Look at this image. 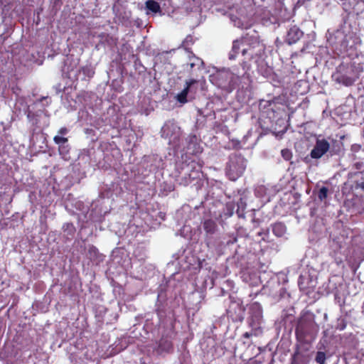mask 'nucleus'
<instances>
[{
	"mask_svg": "<svg viewBox=\"0 0 364 364\" xmlns=\"http://www.w3.org/2000/svg\"><path fill=\"white\" fill-rule=\"evenodd\" d=\"M346 321L344 318H339L336 326V328L339 331H343L346 328Z\"/></svg>",
	"mask_w": 364,
	"mask_h": 364,
	"instance_id": "393cba45",
	"label": "nucleus"
},
{
	"mask_svg": "<svg viewBox=\"0 0 364 364\" xmlns=\"http://www.w3.org/2000/svg\"><path fill=\"white\" fill-rule=\"evenodd\" d=\"M282 156L286 161H289L292 158V152L289 149H284L281 151Z\"/></svg>",
	"mask_w": 364,
	"mask_h": 364,
	"instance_id": "b1692460",
	"label": "nucleus"
},
{
	"mask_svg": "<svg viewBox=\"0 0 364 364\" xmlns=\"http://www.w3.org/2000/svg\"><path fill=\"white\" fill-rule=\"evenodd\" d=\"M326 359V353L324 352H317L315 360L318 364H324Z\"/></svg>",
	"mask_w": 364,
	"mask_h": 364,
	"instance_id": "4be33fe9",
	"label": "nucleus"
},
{
	"mask_svg": "<svg viewBox=\"0 0 364 364\" xmlns=\"http://www.w3.org/2000/svg\"><path fill=\"white\" fill-rule=\"evenodd\" d=\"M328 189L327 187L323 186L322 188H321L318 193V198H319V200H323L326 199L328 196Z\"/></svg>",
	"mask_w": 364,
	"mask_h": 364,
	"instance_id": "412c9836",
	"label": "nucleus"
},
{
	"mask_svg": "<svg viewBox=\"0 0 364 364\" xmlns=\"http://www.w3.org/2000/svg\"><path fill=\"white\" fill-rule=\"evenodd\" d=\"M172 346H173L171 341H164L163 339H161L159 342V347L164 348L166 350H169L171 348H172Z\"/></svg>",
	"mask_w": 364,
	"mask_h": 364,
	"instance_id": "a878e982",
	"label": "nucleus"
},
{
	"mask_svg": "<svg viewBox=\"0 0 364 364\" xmlns=\"http://www.w3.org/2000/svg\"><path fill=\"white\" fill-rule=\"evenodd\" d=\"M247 160L240 154H232L225 168L226 175L231 181H236L244 173Z\"/></svg>",
	"mask_w": 364,
	"mask_h": 364,
	"instance_id": "7ed1b4c3",
	"label": "nucleus"
},
{
	"mask_svg": "<svg viewBox=\"0 0 364 364\" xmlns=\"http://www.w3.org/2000/svg\"><path fill=\"white\" fill-rule=\"evenodd\" d=\"M53 141L58 145V151L61 157L67 159L70 153V146L68 144V139L57 135L53 137Z\"/></svg>",
	"mask_w": 364,
	"mask_h": 364,
	"instance_id": "9d476101",
	"label": "nucleus"
},
{
	"mask_svg": "<svg viewBox=\"0 0 364 364\" xmlns=\"http://www.w3.org/2000/svg\"><path fill=\"white\" fill-rule=\"evenodd\" d=\"M341 262H342L341 258H337V257H335V262H336L337 264H339L340 263H341Z\"/></svg>",
	"mask_w": 364,
	"mask_h": 364,
	"instance_id": "f704fd0d",
	"label": "nucleus"
},
{
	"mask_svg": "<svg viewBox=\"0 0 364 364\" xmlns=\"http://www.w3.org/2000/svg\"><path fill=\"white\" fill-rule=\"evenodd\" d=\"M242 54L248 60L260 58L264 53L265 46L257 36L247 33L242 38Z\"/></svg>",
	"mask_w": 364,
	"mask_h": 364,
	"instance_id": "f03ea898",
	"label": "nucleus"
},
{
	"mask_svg": "<svg viewBox=\"0 0 364 364\" xmlns=\"http://www.w3.org/2000/svg\"><path fill=\"white\" fill-rule=\"evenodd\" d=\"M363 173L362 172H356V173H353V176H356V177H360V178L363 179Z\"/></svg>",
	"mask_w": 364,
	"mask_h": 364,
	"instance_id": "473e14b6",
	"label": "nucleus"
},
{
	"mask_svg": "<svg viewBox=\"0 0 364 364\" xmlns=\"http://www.w3.org/2000/svg\"><path fill=\"white\" fill-rule=\"evenodd\" d=\"M69 130L67 127H61L58 133L61 135L60 136H63L64 135H66L68 133Z\"/></svg>",
	"mask_w": 364,
	"mask_h": 364,
	"instance_id": "c85d7f7f",
	"label": "nucleus"
},
{
	"mask_svg": "<svg viewBox=\"0 0 364 364\" xmlns=\"http://www.w3.org/2000/svg\"><path fill=\"white\" fill-rule=\"evenodd\" d=\"M330 150V144L326 139H317L316 144L311 151L310 156L312 159H318Z\"/></svg>",
	"mask_w": 364,
	"mask_h": 364,
	"instance_id": "1a4fd4ad",
	"label": "nucleus"
},
{
	"mask_svg": "<svg viewBox=\"0 0 364 364\" xmlns=\"http://www.w3.org/2000/svg\"><path fill=\"white\" fill-rule=\"evenodd\" d=\"M196 84H193V87H192V89L191 90L189 91V92H193L194 93L196 92V90H197V87L195 86Z\"/></svg>",
	"mask_w": 364,
	"mask_h": 364,
	"instance_id": "72a5a7b5",
	"label": "nucleus"
},
{
	"mask_svg": "<svg viewBox=\"0 0 364 364\" xmlns=\"http://www.w3.org/2000/svg\"><path fill=\"white\" fill-rule=\"evenodd\" d=\"M98 38H100V43L108 46L112 47L117 46V38L111 36L109 33H101L99 34Z\"/></svg>",
	"mask_w": 364,
	"mask_h": 364,
	"instance_id": "4468645a",
	"label": "nucleus"
},
{
	"mask_svg": "<svg viewBox=\"0 0 364 364\" xmlns=\"http://www.w3.org/2000/svg\"><path fill=\"white\" fill-rule=\"evenodd\" d=\"M230 207H231V205H230V206L228 205V213H230Z\"/></svg>",
	"mask_w": 364,
	"mask_h": 364,
	"instance_id": "ea45409f",
	"label": "nucleus"
},
{
	"mask_svg": "<svg viewBox=\"0 0 364 364\" xmlns=\"http://www.w3.org/2000/svg\"><path fill=\"white\" fill-rule=\"evenodd\" d=\"M146 7L154 13H158L161 11L160 4L154 0H148L146 2Z\"/></svg>",
	"mask_w": 364,
	"mask_h": 364,
	"instance_id": "a211bd4d",
	"label": "nucleus"
},
{
	"mask_svg": "<svg viewBox=\"0 0 364 364\" xmlns=\"http://www.w3.org/2000/svg\"><path fill=\"white\" fill-rule=\"evenodd\" d=\"M87 256L88 259L93 262L98 263L103 260V255L100 253L98 249L94 245H90L88 247Z\"/></svg>",
	"mask_w": 364,
	"mask_h": 364,
	"instance_id": "ddd939ff",
	"label": "nucleus"
},
{
	"mask_svg": "<svg viewBox=\"0 0 364 364\" xmlns=\"http://www.w3.org/2000/svg\"><path fill=\"white\" fill-rule=\"evenodd\" d=\"M364 71L363 63L352 60L341 63L332 74V80L337 84L351 87L359 79Z\"/></svg>",
	"mask_w": 364,
	"mask_h": 364,
	"instance_id": "f257e3e1",
	"label": "nucleus"
},
{
	"mask_svg": "<svg viewBox=\"0 0 364 364\" xmlns=\"http://www.w3.org/2000/svg\"><path fill=\"white\" fill-rule=\"evenodd\" d=\"M249 325L255 331L259 330V326L262 318V309L258 302H254L250 304L249 307Z\"/></svg>",
	"mask_w": 364,
	"mask_h": 364,
	"instance_id": "0eeeda50",
	"label": "nucleus"
},
{
	"mask_svg": "<svg viewBox=\"0 0 364 364\" xmlns=\"http://www.w3.org/2000/svg\"><path fill=\"white\" fill-rule=\"evenodd\" d=\"M191 163L193 164V165H192L193 168H196V165L198 166V168H201V167H202V164L199 161L196 162V161H195L193 160V161H191Z\"/></svg>",
	"mask_w": 364,
	"mask_h": 364,
	"instance_id": "7c9ffc66",
	"label": "nucleus"
},
{
	"mask_svg": "<svg viewBox=\"0 0 364 364\" xmlns=\"http://www.w3.org/2000/svg\"><path fill=\"white\" fill-rule=\"evenodd\" d=\"M303 36V32L296 26L291 27L287 33V41L289 44L296 43Z\"/></svg>",
	"mask_w": 364,
	"mask_h": 364,
	"instance_id": "f8f14e48",
	"label": "nucleus"
},
{
	"mask_svg": "<svg viewBox=\"0 0 364 364\" xmlns=\"http://www.w3.org/2000/svg\"><path fill=\"white\" fill-rule=\"evenodd\" d=\"M315 323L314 320L309 316L302 315L298 320L295 328V336L298 342L301 343H306L308 337H311Z\"/></svg>",
	"mask_w": 364,
	"mask_h": 364,
	"instance_id": "20e7f679",
	"label": "nucleus"
},
{
	"mask_svg": "<svg viewBox=\"0 0 364 364\" xmlns=\"http://www.w3.org/2000/svg\"><path fill=\"white\" fill-rule=\"evenodd\" d=\"M187 149L191 150V153L193 154H197L202 152V148L200 146V145L197 143H193L192 141L189 142L187 146Z\"/></svg>",
	"mask_w": 364,
	"mask_h": 364,
	"instance_id": "aec40b11",
	"label": "nucleus"
},
{
	"mask_svg": "<svg viewBox=\"0 0 364 364\" xmlns=\"http://www.w3.org/2000/svg\"><path fill=\"white\" fill-rule=\"evenodd\" d=\"M232 145L235 149H240V142L239 141H232Z\"/></svg>",
	"mask_w": 364,
	"mask_h": 364,
	"instance_id": "2f4dec72",
	"label": "nucleus"
},
{
	"mask_svg": "<svg viewBox=\"0 0 364 364\" xmlns=\"http://www.w3.org/2000/svg\"><path fill=\"white\" fill-rule=\"evenodd\" d=\"M242 48V38L240 40H235L232 43V50L229 53V59L235 60L240 52V50Z\"/></svg>",
	"mask_w": 364,
	"mask_h": 364,
	"instance_id": "dca6fc26",
	"label": "nucleus"
},
{
	"mask_svg": "<svg viewBox=\"0 0 364 364\" xmlns=\"http://www.w3.org/2000/svg\"><path fill=\"white\" fill-rule=\"evenodd\" d=\"M193 44V36L188 35L186 37L185 40L183 41L182 46L187 49L188 46H190Z\"/></svg>",
	"mask_w": 364,
	"mask_h": 364,
	"instance_id": "bb28decb",
	"label": "nucleus"
},
{
	"mask_svg": "<svg viewBox=\"0 0 364 364\" xmlns=\"http://www.w3.org/2000/svg\"><path fill=\"white\" fill-rule=\"evenodd\" d=\"M197 83H198V80H194V79L190 80L189 81H186V87L176 96V100H178V102H179L180 103H182V104L187 102V101H188L187 96H188V94L189 93V91L191 90L193 84H197Z\"/></svg>",
	"mask_w": 364,
	"mask_h": 364,
	"instance_id": "9b49d317",
	"label": "nucleus"
},
{
	"mask_svg": "<svg viewBox=\"0 0 364 364\" xmlns=\"http://www.w3.org/2000/svg\"><path fill=\"white\" fill-rule=\"evenodd\" d=\"M79 72H82L85 77L91 78L95 75V70L91 65H85L80 68Z\"/></svg>",
	"mask_w": 364,
	"mask_h": 364,
	"instance_id": "6ab92c4d",
	"label": "nucleus"
},
{
	"mask_svg": "<svg viewBox=\"0 0 364 364\" xmlns=\"http://www.w3.org/2000/svg\"><path fill=\"white\" fill-rule=\"evenodd\" d=\"M33 115V114L31 112V111H28V114H27V117L28 119H31V116Z\"/></svg>",
	"mask_w": 364,
	"mask_h": 364,
	"instance_id": "c9c22d12",
	"label": "nucleus"
},
{
	"mask_svg": "<svg viewBox=\"0 0 364 364\" xmlns=\"http://www.w3.org/2000/svg\"><path fill=\"white\" fill-rule=\"evenodd\" d=\"M352 188L355 190L361 189L364 191V181H358L355 180L353 181V184L352 185Z\"/></svg>",
	"mask_w": 364,
	"mask_h": 364,
	"instance_id": "cd10ccee",
	"label": "nucleus"
},
{
	"mask_svg": "<svg viewBox=\"0 0 364 364\" xmlns=\"http://www.w3.org/2000/svg\"><path fill=\"white\" fill-rule=\"evenodd\" d=\"M233 74L228 71L218 72L212 76V82L225 90L233 89Z\"/></svg>",
	"mask_w": 364,
	"mask_h": 364,
	"instance_id": "423d86ee",
	"label": "nucleus"
},
{
	"mask_svg": "<svg viewBox=\"0 0 364 364\" xmlns=\"http://www.w3.org/2000/svg\"><path fill=\"white\" fill-rule=\"evenodd\" d=\"M194 65H195V63H190V67H191V68H193V66H194Z\"/></svg>",
	"mask_w": 364,
	"mask_h": 364,
	"instance_id": "4c0bfd02",
	"label": "nucleus"
},
{
	"mask_svg": "<svg viewBox=\"0 0 364 364\" xmlns=\"http://www.w3.org/2000/svg\"><path fill=\"white\" fill-rule=\"evenodd\" d=\"M252 331H253L252 333L245 332V333H243L242 337L245 338H250L253 335L254 336H257V331H255V328H252Z\"/></svg>",
	"mask_w": 364,
	"mask_h": 364,
	"instance_id": "c756f323",
	"label": "nucleus"
},
{
	"mask_svg": "<svg viewBox=\"0 0 364 364\" xmlns=\"http://www.w3.org/2000/svg\"><path fill=\"white\" fill-rule=\"evenodd\" d=\"M360 213H364V207L362 208V210L359 211Z\"/></svg>",
	"mask_w": 364,
	"mask_h": 364,
	"instance_id": "58836bf2",
	"label": "nucleus"
},
{
	"mask_svg": "<svg viewBox=\"0 0 364 364\" xmlns=\"http://www.w3.org/2000/svg\"><path fill=\"white\" fill-rule=\"evenodd\" d=\"M203 227L205 232L208 235H213L217 231V224L212 219L205 220L203 223Z\"/></svg>",
	"mask_w": 364,
	"mask_h": 364,
	"instance_id": "2eb2a0df",
	"label": "nucleus"
},
{
	"mask_svg": "<svg viewBox=\"0 0 364 364\" xmlns=\"http://www.w3.org/2000/svg\"><path fill=\"white\" fill-rule=\"evenodd\" d=\"M232 210H233V207H232V205H231V207H230V213H228L227 214L228 216H231L232 215Z\"/></svg>",
	"mask_w": 364,
	"mask_h": 364,
	"instance_id": "e433bc0d",
	"label": "nucleus"
},
{
	"mask_svg": "<svg viewBox=\"0 0 364 364\" xmlns=\"http://www.w3.org/2000/svg\"><path fill=\"white\" fill-rule=\"evenodd\" d=\"M259 109L267 114L269 119H274L276 113L279 110V104L278 99L274 98L272 100H261L259 102Z\"/></svg>",
	"mask_w": 364,
	"mask_h": 364,
	"instance_id": "6e6552de",
	"label": "nucleus"
},
{
	"mask_svg": "<svg viewBox=\"0 0 364 364\" xmlns=\"http://www.w3.org/2000/svg\"><path fill=\"white\" fill-rule=\"evenodd\" d=\"M245 311V309L240 299L230 296V304L226 313L233 322H242L244 320Z\"/></svg>",
	"mask_w": 364,
	"mask_h": 364,
	"instance_id": "39448f33",
	"label": "nucleus"
},
{
	"mask_svg": "<svg viewBox=\"0 0 364 364\" xmlns=\"http://www.w3.org/2000/svg\"><path fill=\"white\" fill-rule=\"evenodd\" d=\"M286 230V225L281 222L276 223L272 225V232L277 237L283 236L285 234Z\"/></svg>",
	"mask_w": 364,
	"mask_h": 364,
	"instance_id": "f3484780",
	"label": "nucleus"
},
{
	"mask_svg": "<svg viewBox=\"0 0 364 364\" xmlns=\"http://www.w3.org/2000/svg\"><path fill=\"white\" fill-rule=\"evenodd\" d=\"M291 364H302L299 351H296L291 356Z\"/></svg>",
	"mask_w": 364,
	"mask_h": 364,
	"instance_id": "5701e85b",
	"label": "nucleus"
},
{
	"mask_svg": "<svg viewBox=\"0 0 364 364\" xmlns=\"http://www.w3.org/2000/svg\"><path fill=\"white\" fill-rule=\"evenodd\" d=\"M245 62H243V63H242V66L244 67V66H245Z\"/></svg>",
	"mask_w": 364,
	"mask_h": 364,
	"instance_id": "a19ab883",
	"label": "nucleus"
}]
</instances>
